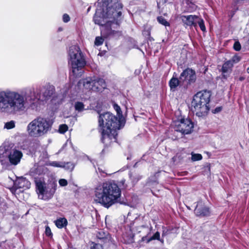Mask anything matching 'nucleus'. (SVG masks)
I'll return each instance as SVG.
<instances>
[{"label": "nucleus", "instance_id": "f257e3e1", "mask_svg": "<svg viewBox=\"0 0 249 249\" xmlns=\"http://www.w3.org/2000/svg\"><path fill=\"white\" fill-rule=\"evenodd\" d=\"M39 91L33 88L21 92L10 89L0 91V111L16 114L26 109L39 110Z\"/></svg>", "mask_w": 249, "mask_h": 249}, {"label": "nucleus", "instance_id": "f03ea898", "mask_svg": "<svg viewBox=\"0 0 249 249\" xmlns=\"http://www.w3.org/2000/svg\"><path fill=\"white\" fill-rule=\"evenodd\" d=\"M99 127L102 133V141L106 145L117 140V130L121 128L122 121L110 112L101 114L99 117Z\"/></svg>", "mask_w": 249, "mask_h": 249}, {"label": "nucleus", "instance_id": "7ed1b4c3", "mask_svg": "<svg viewBox=\"0 0 249 249\" xmlns=\"http://www.w3.org/2000/svg\"><path fill=\"white\" fill-rule=\"evenodd\" d=\"M121 196V190L114 181L99 184L94 191V200L106 208L117 202Z\"/></svg>", "mask_w": 249, "mask_h": 249}, {"label": "nucleus", "instance_id": "20e7f679", "mask_svg": "<svg viewBox=\"0 0 249 249\" xmlns=\"http://www.w3.org/2000/svg\"><path fill=\"white\" fill-rule=\"evenodd\" d=\"M52 123L47 118L37 117L27 126V132L32 138H38L46 135L52 128Z\"/></svg>", "mask_w": 249, "mask_h": 249}, {"label": "nucleus", "instance_id": "39448f33", "mask_svg": "<svg viewBox=\"0 0 249 249\" xmlns=\"http://www.w3.org/2000/svg\"><path fill=\"white\" fill-rule=\"evenodd\" d=\"M211 93L209 91H202L195 95L191 103V110L198 117L206 115L209 110L208 106Z\"/></svg>", "mask_w": 249, "mask_h": 249}, {"label": "nucleus", "instance_id": "423d86ee", "mask_svg": "<svg viewBox=\"0 0 249 249\" xmlns=\"http://www.w3.org/2000/svg\"><path fill=\"white\" fill-rule=\"evenodd\" d=\"M69 64L72 71L76 76H79L81 72L78 71L83 68L86 62L79 48L77 46H72L69 49Z\"/></svg>", "mask_w": 249, "mask_h": 249}, {"label": "nucleus", "instance_id": "0eeeda50", "mask_svg": "<svg viewBox=\"0 0 249 249\" xmlns=\"http://www.w3.org/2000/svg\"><path fill=\"white\" fill-rule=\"evenodd\" d=\"M36 186L38 192V197L47 200L53 197L56 190L57 184L53 182L46 186L44 183L38 181L36 182Z\"/></svg>", "mask_w": 249, "mask_h": 249}, {"label": "nucleus", "instance_id": "6e6552de", "mask_svg": "<svg viewBox=\"0 0 249 249\" xmlns=\"http://www.w3.org/2000/svg\"><path fill=\"white\" fill-rule=\"evenodd\" d=\"M194 124L188 119H182L176 124L175 130L183 134L191 133L193 130Z\"/></svg>", "mask_w": 249, "mask_h": 249}, {"label": "nucleus", "instance_id": "1a4fd4ad", "mask_svg": "<svg viewBox=\"0 0 249 249\" xmlns=\"http://www.w3.org/2000/svg\"><path fill=\"white\" fill-rule=\"evenodd\" d=\"M116 0H114V5L108 6L107 9V14L109 18H112L113 21L117 23L118 18L121 15V12L120 9L123 7L122 4L119 1L116 2Z\"/></svg>", "mask_w": 249, "mask_h": 249}, {"label": "nucleus", "instance_id": "9d476101", "mask_svg": "<svg viewBox=\"0 0 249 249\" xmlns=\"http://www.w3.org/2000/svg\"><path fill=\"white\" fill-rule=\"evenodd\" d=\"M180 79L181 83H182V86L186 87L189 84L195 82L196 80V72L192 69H186L181 73Z\"/></svg>", "mask_w": 249, "mask_h": 249}, {"label": "nucleus", "instance_id": "9b49d317", "mask_svg": "<svg viewBox=\"0 0 249 249\" xmlns=\"http://www.w3.org/2000/svg\"><path fill=\"white\" fill-rule=\"evenodd\" d=\"M22 156V153L20 151L13 149L11 150L8 155V159L12 164L16 165L19 163Z\"/></svg>", "mask_w": 249, "mask_h": 249}, {"label": "nucleus", "instance_id": "f8f14e48", "mask_svg": "<svg viewBox=\"0 0 249 249\" xmlns=\"http://www.w3.org/2000/svg\"><path fill=\"white\" fill-rule=\"evenodd\" d=\"M98 15V12H96L93 18L94 22L96 24L101 26H108L110 25L109 23L114 22L112 18H109L107 14L104 17H101Z\"/></svg>", "mask_w": 249, "mask_h": 249}, {"label": "nucleus", "instance_id": "ddd939ff", "mask_svg": "<svg viewBox=\"0 0 249 249\" xmlns=\"http://www.w3.org/2000/svg\"><path fill=\"white\" fill-rule=\"evenodd\" d=\"M78 86L81 87L82 86L84 89L88 90H92L93 91L97 90L98 88H95L94 84V79L90 77H88L85 79H82L78 82Z\"/></svg>", "mask_w": 249, "mask_h": 249}, {"label": "nucleus", "instance_id": "4468645a", "mask_svg": "<svg viewBox=\"0 0 249 249\" xmlns=\"http://www.w3.org/2000/svg\"><path fill=\"white\" fill-rule=\"evenodd\" d=\"M195 213L196 215L200 216H208L210 213L209 209L202 201H199L197 203Z\"/></svg>", "mask_w": 249, "mask_h": 249}, {"label": "nucleus", "instance_id": "2eb2a0df", "mask_svg": "<svg viewBox=\"0 0 249 249\" xmlns=\"http://www.w3.org/2000/svg\"><path fill=\"white\" fill-rule=\"evenodd\" d=\"M180 18L183 23L189 26H196L197 16L196 15L181 16Z\"/></svg>", "mask_w": 249, "mask_h": 249}, {"label": "nucleus", "instance_id": "dca6fc26", "mask_svg": "<svg viewBox=\"0 0 249 249\" xmlns=\"http://www.w3.org/2000/svg\"><path fill=\"white\" fill-rule=\"evenodd\" d=\"M14 185L16 189H27L30 187V183L26 178H21L16 181Z\"/></svg>", "mask_w": 249, "mask_h": 249}, {"label": "nucleus", "instance_id": "f3484780", "mask_svg": "<svg viewBox=\"0 0 249 249\" xmlns=\"http://www.w3.org/2000/svg\"><path fill=\"white\" fill-rule=\"evenodd\" d=\"M96 236L98 239L103 240L104 243L112 242L110 234L107 232H105L102 230H100L97 232Z\"/></svg>", "mask_w": 249, "mask_h": 249}, {"label": "nucleus", "instance_id": "a211bd4d", "mask_svg": "<svg viewBox=\"0 0 249 249\" xmlns=\"http://www.w3.org/2000/svg\"><path fill=\"white\" fill-rule=\"evenodd\" d=\"M45 98L51 97L54 91V88L53 86L46 85L40 91Z\"/></svg>", "mask_w": 249, "mask_h": 249}, {"label": "nucleus", "instance_id": "6ab92c4d", "mask_svg": "<svg viewBox=\"0 0 249 249\" xmlns=\"http://www.w3.org/2000/svg\"><path fill=\"white\" fill-rule=\"evenodd\" d=\"M94 84L95 88H98L97 90H95V91H102L103 89L106 88V84L103 79H94Z\"/></svg>", "mask_w": 249, "mask_h": 249}, {"label": "nucleus", "instance_id": "aec40b11", "mask_svg": "<svg viewBox=\"0 0 249 249\" xmlns=\"http://www.w3.org/2000/svg\"><path fill=\"white\" fill-rule=\"evenodd\" d=\"M233 66L231 61H228L225 62L222 68L223 76L225 78L227 77V74L231 72V69Z\"/></svg>", "mask_w": 249, "mask_h": 249}, {"label": "nucleus", "instance_id": "412c9836", "mask_svg": "<svg viewBox=\"0 0 249 249\" xmlns=\"http://www.w3.org/2000/svg\"><path fill=\"white\" fill-rule=\"evenodd\" d=\"M169 85L171 89H175L178 85L182 86V83H181L180 79L173 77L169 81Z\"/></svg>", "mask_w": 249, "mask_h": 249}, {"label": "nucleus", "instance_id": "4be33fe9", "mask_svg": "<svg viewBox=\"0 0 249 249\" xmlns=\"http://www.w3.org/2000/svg\"><path fill=\"white\" fill-rule=\"evenodd\" d=\"M142 239L144 241H146L147 243H149L153 240H158L160 241L162 243L163 242V240H160V233L159 231H157L152 236L149 238H147L146 236H144L142 237Z\"/></svg>", "mask_w": 249, "mask_h": 249}, {"label": "nucleus", "instance_id": "5701e85b", "mask_svg": "<svg viewBox=\"0 0 249 249\" xmlns=\"http://www.w3.org/2000/svg\"><path fill=\"white\" fill-rule=\"evenodd\" d=\"M55 224L57 228L61 229L67 226L68 222L65 218H59L55 221Z\"/></svg>", "mask_w": 249, "mask_h": 249}, {"label": "nucleus", "instance_id": "b1692460", "mask_svg": "<svg viewBox=\"0 0 249 249\" xmlns=\"http://www.w3.org/2000/svg\"><path fill=\"white\" fill-rule=\"evenodd\" d=\"M74 108L78 112L82 111L84 109V105L81 102H76L74 105Z\"/></svg>", "mask_w": 249, "mask_h": 249}, {"label": "nucleus", "instance_id": "393cba45", "mask_svg": "<svg viewBox=\"0 0 249 249\" xmlns=\"http://www.w3.org/2000/svg\"><path fill=\"white\" fill-rule=\"evenodd\" d=\"M197 23L198 24V25L200 27V28L201 29V30L202 31L204 32L206 31V28H205V26L204 25V22L202 18H200L198 16H197V19L196 20V24Z\"/></svg>", "mask_w": 249, "mask_h": 249}, {"label": "nucleus", "instance_id": "a878e982", "mask_svg": "<svg viewBox=\"0 0 249 249\" xmlns=\"http://www.w3.org/2000/svg\"><path fill=\"white\" fill-rule=\"evenodd\" d=\"M62 167L67 170L72 171L74 168V164L72 162H68L64 164L63 163Z\"/></svg>", "mask_w": 249, "mask_h": 249}, {"label": "nucleus", "instance_id": "bb28decb", "mask_svg": "<svg viewBox=\"0 0 249 249\" xmlns=\"http://www.w3.org/2000/svg\"><path fill=\"white\" fill-rule=\"evenodd\" d=\"M15 127V122L14 121L5 123L4 128L7 129H10Z\"/></svg>", "mask_w": 249, "mask_h": 249}, {"label": "nucleus", "instance_id": "cd10ccee", "mask_svg": "<svg viewBox=\"0 0 249 249\" xmlns=\"http://www.w3.org/2000/svg\"><path fill=\"white\" fill-rule=\"evenodd\" d=\"M104 39L101 36H97L95 38L94 41V45L96 46H99L103 44Z\"/></svg>", "mask_w": 249, "mask_h": 249}, {"label": "nucleus", "instance_id": "c85d7f7f", "mask_svg": "<svg viewBox=\"0 0 249 249\" xmlns=\"http://www.w3.org/2000/svg\"><path fill=\"white\" fill-rule=\"evenodd\" d=\"M157 20H158V22L162 25H163L165 26L169 25V22H167L166 21V20L163 17H162L161 16L158 17Z\"/></svg>", "mask_w": 249, "mask_h": 249}, {"label": "nucleus", "instance_id": "c756f323", "mask_svg": "<svg viewBox=\"0 0 249 249\" xmlns=\"http://www.w3.org/2000/svg\"><path fill=\"white\" fill-rule=\"evenodd\" d=\"M192 160L193 161H197L201 160L202 159V156L200 154H195L192 153Z\"/></svg>", "mask_w": 249, "mask_h": 249}, {"label": "nucleus", "instance_id": "7c9ffc66", "mask_svg": "<svg viewBox=\"0 0 249 249\" xmlns=\"http://www.w3.org/2000/svg\"><path fill=\"white\" fill-rule=\"evenodd\" d=\"M68 129V126L65 124H62L59 125L58 131L59 133L63 134L65 133Z\"/></svg>", "mask_w": 249, "mask_h": 249}, {"label": "nucleus", "instance_id": "2f4dec72", "mask_svg": "<svg viewBox=\"0 0 249 249\" xmlns=\"http://www.w3.org/2000/svg\"><path fill=\"white\" fill-rule=\"evenodd\" d=\"M129 177L133 182H137L140 179V177L136 175H132V174H130Z\"/></svg>", "mask_w": 249, "mask_h": 249}, {"label": "nucleus", "instance_id": "473e14b6", "mask_svg": "<svg viewBox=\"0 0 249 249\" xmlns=\"http://www.w3.org/2000/svg\"><path fill=\"white\" fill-rule=\"evenodd\" d=\"M90 249H103V247L100 244L92 243Z\"/></svg>", "mask_w": 249, "mask_h": 249}, {"label": "nucleus", "instance_id": "72a5a7b5", "mask_svg": "<svg viewBox=\"0 0 249 249\" xmlns=\"http://www.w3.org/2000/svg\"><path fill=\"white\" fill-rule=\"evenodd\" d=\"M50 165L56 167H62L63 163L57 161H52L50 163Z\"/></svg>", "mask_w": 249, "mask_h": 249}, {"label": "nucleus", "instance_id": "f704fd0d", "mask_svg": "<svg viewBox=\"0 0 249 249\" xmlns=\"http://www.w3.org/2000/svg\"><path fill=\"white\" fill-rule=\"evenodd\" d=\"M125 180L124 179H122L119 182V185L120 188L122 189H124L127 187V185L125 183Z\"/></svg>", "mask_w": 249, "mask_h": 249}, {"label": "nucleus", "instance_id": "c9c22d12", "mask_svg": "<svg viewBox=\"0 0 249 249\" xmlns=\"http://www.w3.org/2000/svg\"><path fill=\"white\" fill-rule=\"evenodd\" d=\"M59 184L61 186L64 187L68 185V181L65 179H60L59 180Z\"/></svg>", "mask_w": 249, "mask_h": 249}, {"label": "nucleus", "instance_id": "e433bc0d", "mask_svg": "<svg viewBox=\"0 0 249 249\" xmlns=\"http://www.w3.org/2000/svg\"><path fill=\"white\" fill-rule=\"evenodd\" d=\"M233 48L235 51H238L241 49V45L238 41H236L233 45Z\"/></svg>", "mask_w": 249, "mask_h": 249}, {"label": "nucleus", "instance_id": "4c0bfd02", "mask_svg": "<svg viewBox=\"0 0 249 249\" xmlns=\"http://www.w3.org/2000/svg\"><path fill=\"white\" fill-rule=\"evenodd\" d=\"M113 107L114 109L116 111L117 114L119 115L121 114V109L120 107L117 104H114Z\"/></svg>", "mask_w": 249, "mask_h": 249}, {"label": "nucleus", "instance_id": "58836bf2", "mask_svg": "<svg viewBox=\"0 0 249 249\" xmlns=\"http://www.w3.org/2000/svg\"><path fill=\"white\" fill-rule=\"evenodd\" d=\"M45 234L48 236H51L52 235V233L51 229L49 226H46L45 229Z\"/></svg>", "mask_w": 249, "mask_h": 249}, {"label": "nucleus", "instance_id": "ea45409f", "mask_svg": "<svg viewBox=\"0 0 249 249\" xmlns=\"http://www.w3.org/2000/svg\"><path fill=\"white\" fill-rule=\"evenodd\" d=\"M70 16L67 14H64L63 15V21L66 23V22H68L70 21Z\"/></svg>", "mask_w": 249, "mask_h": 249}, {"label": "nucleus", "instance_id": "a19ab883", "mask_svg": "<svg viewBox=\"0 0 249 249\" xmlns=\"http://www.w3.org/2000/svg\"><path fill=\"white\" fill-rule=\"evenodd\" d=\"M240 60V58L238 56L235 55L232 58V59L230 61H231L232 64H233V63H236L238 62Z\"/></svg>", "mask_w": 249, "mask_h": 249}, {"label": "nucleus", "instance_id": "79ce46f5", "mask_svg": "<svg viewBox=\"0 0 249 249\" xmlns=\"http://www.w3.org/2000/svg\"><path fill=\"white\" fill-rule=\"evenodd\" d=\"M221 110V107H217L215 109V112H218L220 111Z\"/></svg>", "mask_w": 249, "mask_h": 249}, {"label": "nucleus", "instance_id": "37998d69", "mask_svg": "<svg viewBox=\"0 0 249 249\" xmlns=\"http://www.w3.org/2000/svg\"><path fill=\"white\" fill-rule=\"evenodd\" d=\"M165 234H166V232L164 231H163V232H162V235L164 236V235H165Z\"/></svg>", "mask_w": 249, "mask_h": 249}, {"label": "nucleus", "instance_id": "c03bdc74", "mask_svg": "<svg viewBox=\"0 0 249 249\" xmlns=\"http://www.w3.org/2000/svg\"><path fill=\"white\" fill-rule=\"evenodd\" d=\"M247 72L248 73H249V67L247 69Z\"/></svg>", "mask_w": 249, "mask_h": 249}]
</instances>
